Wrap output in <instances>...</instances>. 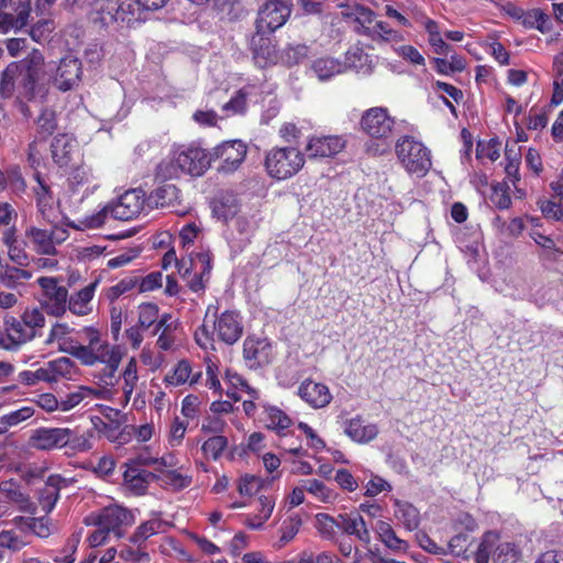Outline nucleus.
I'll return each instance as SVG.
<instances>
[{"mask_svg":"<svg viewBox=\"0 0 563 563\" xmlns=\"http://www.w3.org/2000/svg\"><path fill=\"white\" fill-rule=\"evenodd\" d=\"M45 59L41 51L33 48L24 58L11 62L1 73L0 97L11 98L16 91L18 98L32 102L44 99L47 89L41 82Z\"/></svg>","mask_w":563,"mask_h":563,"instance_id":"f257e3e1","label":"nucleus"},{"mask_svg":"<svg viewBox=\"0 0 563 563\" xmlns=\"http://www.w3.org/2000/svg\"><path fill=\"white\" fill-rule=\"evenodd\" d=\"M219 302L209 303L203 323L197 328L194 338L203 350H214L216 340L227 345L235 344L244 333L243 317L236 309L219 311Z\"/></svg>","mask_w":563,"mask_h":563,"instance_id":"f03ea898","label":"nucleus"},{"mask_svg":"<svg viewBox=\"0 0 563 563\" xmlns=\"http://www.w3.org/2000/svg\"><path fill=\"white\" fill-rule=\"evenodd\" d=\"M79 333L87 341L85 347L78 351L80 364L84 366L103 364L104 382L112 383L123 357L121 346L110 345L109 342L102 340L100 331L95 327H84Z\"/></svg>","mask_w":563,"mask_h":563,"instance_id":"7ed1b4c3","label":"nucleus"},{"mask_svg":"<svg viewBox=\"0 0 563 563\" xmlns=\"http://www.w3.org/2000/svg\"><path fill=\"white\" fill-rule=\"evenodd\" d=\"M146 202L145 191L135 188L123 192L117 200L109 202L98 212L88 216L85 224L89 229L102 227L111 217L119 221H130L137 218L143 211Z\"/></svg>","mask_w":563,"mask_h":563,"instance_id":"20e7f679","label":"nucleus"},{"mask_svg":"<svg viewBox=\"0 0 563 563\" xmlns=\"http://www.w3.org/2000/svg\"><path fill=\"white\" fill-rule=\"evenodd\" d=\"M211 163V152H207L199 144L180 145L174 152L172 162L158 166V175L164 178L177 177L176 170H170L177 168L184 174L199 177L209 169Z\"/></svg>","mask_w":563,"mask_h":563,"instance_id":"39448f33","label":"nucleus"},{"mask_svg":"<svg viewBox=\"0 0 563 563\" xmlns=\"http://www.w3.org/2000/svg\"><path fill=\"white\" fill-rule=\"evenodd\" d=\"M395 153L402 168L418 178L424 177L432 168L431 151L412 135L400 136Z\"/></svg>","mask_w":563,"mask_h":563,"instance_id":"423d86ee","label":"nucleus"},{"mask_svg":"<svg viewBox=\"0 0 563 563\" xmlns=\"http://www.w3.org/2000/svg\"><path fill=\"white\" fill-rule=\"evenodd\" d=\"M303 153L296 146H274L265 154L264 166L267 175L278 181L297 175L305 166Z\"/></svg>","mask_w":563,"mask_h":563,"instance_id":"0eeeda50","label":"nucleus"},{"mask_svg":"<svg viewBox=\"0 0 563 563\" xmlns=\"http://www.w3.org/2000/svg\"><path fill=\"white\" fill-rule=\"evenodd\" d=\"M395 128L396 118L383 106L364 110L358 121L360 132L372 140H390Z\"/></svg>","mask_w":563,"mask_h":563,"instance_id":"6e6552de","label":"nucleus"},{"mask_svg":"<svg viewBox=\"0 0 563 563\" xmlns=\"http://www.w3.org/2000/svg\"><path fill=\"white\" fill-rule=\"evenodd\" d=\"M291 10V0H265L258 8L255 29L276 32L288 21Z\"/></svg>","mask_w":563,"mask_h":563,"instance_id":"1a4fd4ad","label":"nucleus"},{"mask_svg":"<svg viewBox=\"0 0 563 563\" xmlns=\"http://www.w3.org/2000/svg\"><path fill=\"white\" fill-rule=\"evenodd\" d=\"M36 282L42 289L43 309L51 316H63L67 310L68 290L60 285L62 279L42 276Z\"/></svg>","mask_w":563,"mask_h":563,"instance_id":"9d476101","label":"nucleus"},{"mask_svg":"<svg viewBox=\"0 0 563 563\" xmlns=\"http://www.w3.org/2000/svg\"><path fill=\"white\" fill-rule=\"evenodd\" d=\"M25 238L34 252L52 256L56 254V245L68 238V231L58 227L46 230L31 225L25 230Z\"/></svg>","mask_w":563,"mask_h":563,"instance_id":"9b49d317","label":"nucleus"},{"mask_svg":"<svg viewBox=\"0 0 563 563\" xmlns=\"http://www.w3.org/2000/svg\"><path fill=\"white\" fill-rule=\"evenodd\" d=\"M273 33L274 32L255 29L249 40V48L253 59L261 68H266L279 63V52L272 36Z\"/></svg>","mask_w":563,"mask_h":563,"instance_id":"f8f14e48","label":"nucleus"},{"mask_svg":"<svg viewBox=\"0 0 563 563\" xmlns=\"http://www.w3.org/2000/svg\"><path fill=\"white\" fill-rule=\"evenodd\" d=\"M247 146L240 140L225 141L213 147L211 152L212 162L221 161L218 173L231 174L244 162Z\"/></svg>","mask_w":563,"mask_h":563,"instance_id":"ddd939ff","label":"nucleus"},{"mask_svg":"<svg viewBox=\"0 0 563 563\" xmlns=\"http://www.w3.org/2000/svg\"><path fill=\"white\" fill-rule=\"evenodd\" d=\"M134 522V516L131 510L122 506L113 505L103 508L100 514L93 518L92 522L86 521V525L104 527L109 532H113L118 538L123 536L122 527L131 526Z\"/></svg>","mask_w":563,"mask_h":563,"instance_id":"4468645a","label":"nucleus"},{"mask_svg":"<svg viewBox=\"0 0 563 563\" xmlns=\"http://www.w3.org/2000/svg\"><path fill=\"white\" fill-rule=\"evenodd\" d=\"M82 76V64L77 57L66 56L59 60L53 77L54 86L60 91L78 87Z\"/></svg>","mask_w":563,"mask_h":563,"instance_id":"2eb2a0df","label":"nucleus"},{"mask_svg":"<svg viewBox=\"0 0 563 563\" xmlns=\"http://www.w3.org/2000/svg\"><path fill=\"white\" fill-rule=\"evenodd\" d=\"M272 345L266 339L247 336L243 342V358L250 368H260L271 363Z\"/></svg>","mask_w":563,"mask_h":563,"instance_id":"dca6fc26","label":"nucleus"},{"mask_svg":"<svg viewBox=\"0 0 563 563\" xmlns=\"http://www.w3.org/2000/svg\"><path fill=\"white\" fill-rule=\"evenodd\" d=\"M345 145V140L340 135L311 136L306 152L309 158H328L342 152Z\"/></svg>","mask_w":563,"mask_h":563,"instance_id":"f3484780","label":"nucleus"},{"mask_svg":"<svg viewBox=\"0 0 563 563\" xmlns=\"http://www.w3.org/2000/svg\"><path fill=\"white\" fill-rule=\"evenodd\" d=\"M66 486V478L58 474L49 475L43 486L37 489L36 509L40 507L45 515L51 514L60 497V489Z\"/></svg>","mask_w":563,"mask_h":563,"instance_id":"a211bd4d","label":"nucleus"},{"mask_svg":"<svg viewBox=\"0 0 563 563\" xmlns=\"http://www.w3.org/2000/svg\"><path fill=\"white\" fill-rule=\"evenodd\" d=\"M155 460L143 459L141 456L131 460L126 463V470L123 473V481L126 487L136 495H143L147 489V478L152 475L151 472L141 470V465H151Z\"/></svg>","mask_w":563,"mask_h":563,"instance_id":"6ab92c4d","label":"nucleus"},{"mask_svg":"<svg viewBox=\"0 0 563 563\" xmlns=\"http://www.w3.org/2000/svg\"><path fill=\"white\" fill-rule=\"evenodd\" d=\"M31 0H19L15 9L0 10V33L18 32L29 23Z\"/></svg>","mask_w":563,"mask_h":563,"instance_id":"aec40b11","label":"nucleus"},{"mask_svg":"<svg viewBox=\"0 0 563 563\" xmlns=\"http://www.w3.org/2000/svg\"><path fill=\"white\" fill-rule=\"evenodd\" d=\"M67 434L65 428L40 427L32 431L29 445L40 451L63 449L64 437Z\"/></svg>","mask_w":563,"mask_h":563,"instance_id":"412c9836","label":"nucleus"},{"mask_svg":"<svg viewBox=\"0 0 563 563\" xmlns=\"http://www.w3.org/2000/svg\"><path fill=\"white\" fill-rule=\"evenodd\" d=\"M299 397L312 408H324L332 400V395L327 385L305 379L298 388Z\"/></svg>","mask_w":563,"mask_h":563,"instance_id":"4be33fe9","label":"nucleus"},{"mask_svg":"<svg viewBox=\"0 0 563 563\" xmlns=\"http://www.w3.org/2000/svg\"><path fill=\"white\" fill-rule=\"evenodd\" d=\"M190 261L194 269H197V265H200V268L192 274L187 284L191 291L198 292L206 288V283L210 278L212 271V254L209 251L199 252L195 257H191Z\"/></svg>","mask_w":563,"mask_h":563,"instance_id":"5701e85b","label":"nucleus"},{"mask_svg":"<svg viewBox=\"0 0 563 563\" xmlns=\"http://www.w3.org/2000/svg\"><path fill=\"white\" fill-rule=\"evenodd\" d=\"M344 433L354 442L365 444L373 441L378 434V428L375 423H365L362 416L344 421Z\"/></svg>","mask_w":563,"mask_h":563,"instance_id":"b1692460","label":"nucleus"},{"mask_svg":"<svg viewBox=\"0 0 563 563\" xmlns=\"http://www.w3.org/2000/svg\"><path fill=\"white\" fill-rule=\"evenodd\" d=\"M33 178L36 181V185L33 186L32 191L35 197L37 210L43 218H48L49 212L53 210L55 200L53 190L38 170L34 172Z\"/></svg>","mask_w":563,"mask_h":563,"instance_id":"393cba45","label":"nucleus"},{"mask_svg":"<svg viewBox=\"0 0 563 563\" xmlns=\"http://www.w3.org/2000/svg\"><path fill=\"white\" fill-rule=\"evenodd\" d=\"M2 242L8 249L9 258L18 266L24 267L30 263V256L25 251V243L16 236V228L12 225L4 230Z\"/></svg>","mask_w":563,"mask_h":563,"instance_id":"a878e982","label":"nucleus"},{"mask_svg":"<svg viewBox=\"0 0 563 563\" xmlns=\"http://www.w3.org/2000/svg\"><path fill=\"white\" fill-rule=\"evenodd\" d=\"M202 376V372H192L191 364L188 360L184 358L177 362L173 371L164 377L166 386H181L188 383L190 386L197 384Z\"/></svg>","mask_w":563,"mask_h":563,"instance_id":"bb28decb","label":"nucleus"},{"mask_svg":"<svg viewBox=\"0 0 563 563\" xmlns=\"http://www.w3.org/2000/svg\"><path fill=\"white\" fill-rule=\"evenodd\" d=\"M339 530L347 536H354L365 544L371 542V534L363 517L358 514H342L339 516Z\"/></svg>","mask_w":563,"mask_h":563,"instance_id":"cd10ccee","label":"nucleus"},{"mask_svg":"<svg viewBox=\"0 0 563 563\" xmlns=\"http://www.w3.org/2000/svg\"><path fill=\"white\" fill-rule=\"evenodd\" d=\"M91 9L95 14V20L103 25L118 22V18L124 16L121 0H93Z\"/></svg>","mask_w":563,"mask_h":563,"instance_id":"c85d7f7f","label":"nucleus"},{"mask_svg":"<svg viewBox=\"0 0 563 563\" xmlns=\"http://www.w3.org/2000/svg\"><path fill=\"white\" fill-rule=\"evenodd\" d=\"M167 523L161 518L159 514L142 522L129 538L132 544H144L151 537L165 531Z\"/></svg>","mask_w":563,"mask_h":563,"instance_id":"c756f323","label":"nucleus"},{"mask_svg":"<svg viewBox=\"0 0 563 563\" xmlns=\"http://www.w3.org/2000/svg\"><path fill=\"white\" fill-rule=\"evenodd\" d=\"M239 211L240 202L233 191H223L213 201L214 214L224 221L233 219Z\"/></svg>","mask_w":563,"mask_h":563,"instance_id":"7c9ffc66","label":"nucleus"},{"mask_svg":"<svg viewBox=\"0 0 563 563\" xmlns=\"http://www.w3.org/2000/svg\"><path fill=\"white\" fill-rule=\"evenodd\" d=\"M68 434L64 437L63 448L69 454L87 452L92 449V431L79 432L77 429L65 428Z\"/></svg>","mask_w":563,"mask_h":563,"instance_id":"2f4dec72","label":"nucleus"},{"mask_svg":"<svg viewBox=\"0 0 563 563\" xmlns=\"http://www.w3.org/2000/svg\"><path fill=\"white\" fill-rule=\"evenodd\" d=\"M394 506L395 518L406 530L413 531L418 529L420 525V512L412 504L396 499Z\"/></svg>","mask_w":563,"mask_h":563,"instance_id":"473e14b6","label":"nucleus"},{"mask_svg":"<svg viewBox=\"0 0 563 563\" xmlns=\"http://www.w3.org/2000/svg\"><path fill=\"white\" fill-rule=\"evenodd\" d=\"M97 282L89 284L67 299V308L77 316H86L91 311L90 301L93 298Z\"/></svg>","mask_w":563,"mask_h":563,"instance_id":"72a5a7b5","label":"nucleus"},{"mask_svg":"<svg viewBox=\"0 0 563 563\" xmlns=\"http://www.w3.org/2000/svg\"><path fill=\"white\" fill-rule=\"evenodd\" d=\"M0 489L4 493L7 499L16 505L21 511L30 512L32 515L36 514V505L31 501L30 497L24 494L15 483H2Z\"/></svg>","mask_w":563,"mask_h":563,"instance_id":"f704fd0d","label":"nucleus"},{"mask_svg":"<svg viewBox=\"0 0 563 563\" xmlns=\"http://www.w3.org/2000/svg\"><path fill=\"white\" fill-rule=\"evenodd\" d=\"M500 538V532L497 530L485 531L474 554L475 563H489V559H494L495 549L498 547Z\"/></svg>","mask_w":563,"mask_h":563,"instance_id":"c9c22d12","label":"nucleus"},{"mask_svg":"<svg viewBox=\"0 0 563 563\" xmlns=\"http://www.w3.org/2000/svg\"><path fill=\"white\" fill-rule=\"evenodd\" d=\"M74 147V142L66 134L55 136L51 143L53 161L59 167L68 166L71 161Z\"/></svg>","mask_w":563,"mask_h":563,"instance_id":"e433bc0d","label":"nucleus"},{"mask_svg":"<svg viewBox=\"0 0 563 563\" xmlns=\"http://www.w3.org/2000/svg\"><path fill=\"white\" fill-rule=\"evenodd\" d=\"M264 412L266 428L279 435L284 434V431L292 424L290 417L276 406H264Z\"/></svg>","mask_w":563,"mask_h":563,"instance_id":"4c0bfd02","label":"nucleus"},{"mask_svg":"<svg viewBox=\"0 0 563 563\" xmlns=\"http://www.w3.org/2000/svg\"><path fill=\"white\" fill-rule=\"evenodd\" d=\"M376 532L379 540L390 550L406 551L408 549V543L397 537L390 523L379 520L376 525Z\"/></svg>","mask_w":563,"mask_h":563,"instance_id":"58836bf2","label":"nucleus"},{"mask_svg":"<svg viewBox=\"0 0 563 563\" xmlns=\"http://www.w3.org/2000/svg\"><path fill=\"white\" fill-rule=\"evenodd\" d=\"M350 16L354 18V22L357 24L356 32L362 35H368L375 21L376 14L369 8L357 4L352 8Z\"/></svg>","mask_w":563,"mask_h":563,"instance_id":"ea45409f","label":"nucleus"},{"mask_svg":"<svg viewBox=\"0 0 563 563\" xmlns=\"http://www.w3.org/2000/svg\"><path fill=\"white\" fill-rule=\"evenodd\" d=\"M152 198L157 207L175 206L180 200V189L174 184H163L153 191Z\"/></svg>","mask_w":563,"mask_h":563,"instance_id":"a19ab883","label":"nucleus"},{"mask_svg":"<svg viewBox=\"0 0 563 563\" xmlns=\"http://www.w3.org/2000/svg\"><path fill=\"white\" fill-rule=\"evenodd\" d=\"M35 413L33 406H23L19 409L12 410L0 417V434L8 431L9 428L15 427L27 419L32 418Z\"/></svg>","mask_w":563,"mask_h":563,"instance_id":"79ce46f5","label":"nucleus"},{"mask_svg":"<svg viewBox=\"0 0 563 563\" xmlns=\"http://www.w3.org/2000/svg\"><path fill=\"white\" fill-rule=\"evenodd\" d=\"M99 393L87 386H78L75 391L67 394L64 398L60 399V411H69L73 408L77 407L86 399L91 400Z\"/></svg>","mask_w":563,"mask_h":563,"instance_id":"37998d69","label":"nucleus"},{"mask_svg":"<svg viewBox=\"0 0 563 563\" xmlns=\"http://www.w3.org/2000/svg\"><path fill=\"white\" fill-rule=\"evenodd\" d=\"M311 69L320 80H328L342 71V65L334 58L320 57L313 60Z\"/></svg>","mask_w":563,"mask_h":563,"instance_id":"c03bdc74","label":"nucleus"},{"mask_svg":"<svg viewBox=\"0 0 563 563\" xmlns=\"http://www.w3.org/2000/svg\"><path fill=\"white\" fill-rule=\"evenodd\" d=\"M137 280H136V272H133L131 275L125 276L121 280H119L115 285L110 286L106 289H103V296L113 303L117 301L121 296L130 292L134 288H136Z\"/></svg>","mask_w":563,"mask_h":563,"instance_id":"a18cd8bd","label":"nucleus"},{"mask_svg":"<svg viewBox=\"0 0 563 563\" xmlns=\"http://www.w3.org/2000/svg\"><path fill=\"white\" fill-rule=\"evenodd\" d=\"M544 218L563 221V191L560 190L552 199H543L538 202Z\"/></svg>","mask_w":563,"mask_h":563,"instance_id":"49530a36","label":"nucleus"},{"mask_svg":"<svg viewBox=\"0 0 563 563\" xmlns=\"http://www.w3.org/2000/svg\"><path fill=\"white\" fill-rule=\"evenodd\" d=\"M530 236L542 249V257L554 261L559 255L563 254V250L556 245L551 236L538 230H532Z\"/></svg>","mask_w":563,"mask_h":563,"instance_id":"de8ad7c7","label":"nucleus"},{"mask_svg":"<svg viewBox=\"0 0 563 563\" xmlns=\"http://www.w3.org/2000/svg\"><path fill=\"white\" fill-rule=\"evenodd\" d=\"M309 53V47L306 44H288L279 53V63L292 67L300 64Z\"/></svg>","mask_w":563,"mask_h":563,"instance_id":"09e8293b","label":"nucleus"},{"mask_svg":"<svg viewBox=\"0 0 563 563\" xmlns=\"http://www.w3.org/2000/svg\"><path fill=\"white\" fill-rule=\"evenodd\" d=\"M4 324L11 330L12 336L16 341L19 347L34 339L33 331L29 330L20 318H15L13 316L5 317Z\"/></svg>","mask_w":563,"mask_h":563,"instance_id":"8fccbe9b","label":"nucleus"},{"mask_svg":"<svg viewBox=\"0 0 563 563\" xmlns=\"http://www.w3.org/2000/svg\"><path fill=\"white\" fill-rule=\"evenodd\" d=\"M228 444V438L222 434H218L207 439L201 445V451L207 459L218 461L227 450Z\"/></svg>","mask_w":563,"mask_h":563,"instance_id":"3c124183","label":"nucleus"},{"mask_svg":"<svg viewBox=\"0 0 563 563\" xmlns=\"http://www.w3.org/2000/svg\"><path fill=\"white\" fill-rule=\"evenodd\" d=\"M2 276H0V284L5 287H15L20 280H29L32 277V273L27 269L20 267L10 266L3 264L1 269Z\"/></svg>","mask_w":563,"mask_h":563,"instance_id":"603ef678","label":"nucleus"},{"mask_svg":"<svg viewBox=\"0 0 563 563\" xmlns=\"http://www.w3.org/2000/svg\"><path fill=\"white\" fill-rule=\"evenodd\" d=\"M122 377H123V386H122L123 396L125 398V401H129L134 389H135L137 380H139L137 362H136L135 357H131L129 360V362L126 363L124 371L122 373Z\"/></svg>","mask_w":563,"mask_h":563,"instance_id":"864d4df0","label":"nucleus"},{"mask_svg":"<svg viewBox=\"0 0 563 563\" xmlns=\"http://www.w3.org/2000/svg\"><path fill=\"white\" fill-rule=\"evenodd\" d=\"M119 556L125 562L148 563L150 554L144 544H125L119 551Z\"/></svg>","mask_w":563,"mask_h":563,"instance_id":"5fc2aeb1","label":"nucleus"},{"mask_svg":"<svg viewBox=\"0 0 563 563\" xmlns=\"http://www.w3.org/2000/svg\"><path fill=\"white\" fill-rule=\"evenodd\" d=\"M48 376H53L54 382H57L59 377H68L73 374L75 363L65 356L58 357L48 362L47 367Z\"/></svg>","mask_w":563,"mask_h":563,"instance_id":"6e6d98bb","label":"nucleus"},{"mask_svg":"<svg viewBox=\"0 0 563 563\" xmlns=\"http://www.w3.org/2000/svg\"><path fill=\"white\" fill-rule=\"evenodd\" d=\"M137 310V323L140 324V327H142L144 330H147L151 327L155 325L159 317V308L156 303L142 302L141 305H139Z\"/></svg>","mask_w":563,"mask_h":563,"instance_id":"4d7b16f0","label":"nucleus"},{"mask_svg":"<svg viewBox=\"0 0 563 563\" xmlns=\"http://www.w3.org/2000/svg\"><path fill=\"white\" fill-rule=\"evenodd\" d=\"M549 20V15L541 9H531L526 12L523 26L527 29H537L541 33H547L550 31V26L548 24Z\"/></svg>","mask_w":563,"mask_h":563,"instance_id":"13d9d810","label":"nucleus"},{"mask_svg":"<svg viewBox=\"0 0 563 563\" xmlns=\"http://www.w3.org/2000/svg\"><path fill=\"white\" fill-rule=\"evenodd\" d=\"M521 555L520 549L515 542H498L495 549L494 562L507 563L509 561L516 562Z\"/></svg>","mask_w":563,"mask_h":563,"instance_id":"bf43d9fd","label":"nucleus"},{"mask_svg":"<svg viewBox=\"0 0 563 563\" xmlns=\"http://www.w3.org/2000/svg\"><path fill=\"white\" fill-rule=\"evenodd\" d=\"M317 529L322 538L332 540L339 530V519L335 520L328 514H318L316 517Z\"/></svg>","mask_w":563,"mask_h":563,"instance_id":"052dcab7","label":"nucleus"},{"mask_svg":"<svg viewBox=\"0 0 563 563\" xmlns=\"http://www.w3.org/2000/svg\"><path fill=\"white\" fill-rule=\"evenodd\" d=\"M18 380L25 386H34L40 382L54 383L53 376H48L45 367H40L36 371H22L18 375Z\"/></svg>","mask_w":563,"mask_h":563,"instance_id":"680f3d73","label":"nucleus"},{"mask_svg":"<svg viewBox=\"0 0 563 563\" xmlns=\"http://www.w3.org/2000/svg\"><path fill=\"white\" fill-rule=\"evenodd\" d=\"M505 158L507 161L505 166V173L507 179L516 186L520 180L519 166H520V154L515 153L512 150L506 148Z\"/></svg>","mask_w":563,"mask_h":563,"instance_id":"e2e57ef3","label":"nucleus"},{"mask_svg":"<svg viewBox=\"0 0 563 563\" xmlns=\"http://www.w3.org/2000/svg\"><path fill=\"white\" fill-rule=\"evenodd\" d=\"M139 292H148L159 289L163 286V275L161 272H152L146 276L136 273Z\"/></svg>","mask_w":563,"mask_h":563,"instance_id":"0e129e2a","label":"nucleus"},{"mask_svg":"<svg viewBox=\"0 0 563 563\" xmlns=\"http://www.w3.org/2000/svg\"><path fill=\"white\" fill-rule=\"evenodd\" d=\"M163 481L174 490H181L191 485L192 477L187 474H181L177 470H169L163 474Z\"/></svg>","mask_w":563,"mask_h":563,"instance_id":"69168bd1","label":"nucleus"},{"mask_svg":"<svg viewBox=\"0 0 563 563\" xmlns=\"http://www.w3.org/2000/svg\"><path fill=\"white\" fill-rule=\"evenodd\" d=\"M54 29H55V25L52 20L42 19L32 25L29 33L33 41H35L37 43H42V42L48 40V37L53 33Z\"/></svg>","mask_w":563,"mask_h":563,"instance_id":"338daca9","label":"nucleus"},{"mask_svg":"<svg viewBox=\"0 0 563 563\" xmlns=\"http://www.w3.org/2000/svg\"><path fill=\"white\" fill-rule=\"evenodd\" d=\"M298 563H344L334 553L329 551L314 555L312 552L302 551L299 554Z\"/></svg>","mask_w":563,"mask_h":563,"instance_id":"774afa93","label":"nucleus"}]
</instances>
